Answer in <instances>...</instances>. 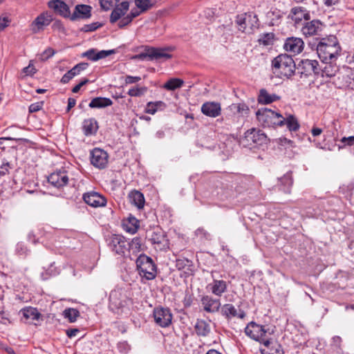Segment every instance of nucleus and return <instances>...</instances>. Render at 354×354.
Listing matches in <instances>:
<instances>
[{
  "label": "nucleus",
  "instance_id": "nucleus-1",
  "mask_svg": "<svg viewBox=\"0 0 354 354\" xmlns=\"http://www.w3.org/2000/svg\"><path fill=\"white\" fill-rule=\"evenodd\" d=\"M340 50L341 47L335 36L322 39L317 46V53L322 62L336 59Z\"/></svg>",
  "mask_w": 354,
  "mask_h": 354
},
{
  "label": "nucleus",
  "instance_id": "nucleus-2",
  "mask_svg": "<svg viewBox=\"0 0 354 354\" xmlns=\"http://www.w3.org/2000/svg\"><path fill=\"white\" fill-rule=\"evenodd\" d=\"M274 73L281 77L289 78L294 75L295 63L290 55L281 54L276 57L272 62Z\"/></svg>",
  "mask_w": 354,
  "mask_h": 354
},
{
  "label": "nucleus",
  "instance_id": "nucleus-3",
  "mask_svg": "<svg viewBox=\"0 0 354 354\" xmlns=\"http://www.w3.org/2000/svg\"><path fill=\"white\" fill-rule=\"evenodd\" d=\"M174 49L172 46L166 48L147 47L145 52L138 54L133 57L134 59L139 60L158 61L164 62L170 59L172 55L167 53L171 52Z\"/></svg>",
  "mask_w": 354,
  "mask_h": 354
},
{
  "label": "nucleus",
  "instance_id": "nucleus-4",
  "mask_svg": "<svg viewBox=\"0 0 354 354\" xmlns=\"http://www.w3.org/2000/svg\"><path fill=\"white\" fill-rule=\"evenodd\" d=\"M258 122L264 128L279 127L283 122V115L270 109H259L256 112Z\"/></svg>",
  "mask_w": 354,
  "mask_h": 354
},
{
  "label": "nucleus",
  "instance_id": "nucleus-5",
  "mask_svg": "<svg viewBox=\"0 0 354 354\" xmlns=\"http://www.w3.org/2000/svg\"><path fill=\"white\" fill-rule=\"evenodd\" d=\"M136 266L140 275L147 280L155 279L157 270L156 266L151 258L146 254H141L136 259Z\"/></svg>",
  "mask_w": 354,
  "mask_h": 354
},
{
  "label": "nucleus",
  "instance_id": "nucleus-6",
  "mask_svg": "<svg viewBox=\"0 0 354 354\" xmlns=\"http://www.w3.org/2000/svg\"><path fill=\"white\" fill-rule=\"evenodd\" d=\"M147 238L156 250H165L169 248L168 240L164 232L160 228H154L149 232Z\"/></svg>",
  "mask_w": 354,
  "mask_h": 354
},
{
  "label": "nucleus",
  "instance_id": "nucleus-7",
  "mask_svg": "<svg viewBox=\"0 0 354 354\" xmlns=\"http://www.w3.org/2000/svg\"><path fill=\"white\" fill-rule=\"evenodd\" d=\"M153 315L156 324L162 328L168 327L171 324L173 316L168 308H155Z\"/></svg>",
  "mask_w": 354,
  "mask_h": 354
},
{
  "label": "nucleus",
  "instance_id": "nucleus-8",
  "mask_svg": "<svg viewBox=\"0 0 354 354\" xmlns=\"http://www.w3.org/2000/svg\"><path fill=\"white\" fill-rule=\"evenodd\" d=\"M129 241L122 235L114 234L110 237L109 246L115 253L124 256L128 251Z\"/></svg>",
  "mask_w": 354,
  "mask_h": 354
},
{
  "label": "nucleus",
  "instance_id": "nucleus-9",
  "mask_svg": "<svg viewBox=\"0 0 354 354\" xmlns=\"http://www.w3.org/2000/svg\"><path fill=\"white\" fill-rule=\"evenodd\" d=\"M298 72L306 77L312 75H319L320 74V67L318 62L315 59H303L298 65Z\"/></svg>",
  "mask_w": 354,
  "mask_h": 354
},
{
  "label": "nucleus",
  "instance_id": "nucleus-10",
  "mask_svg": "<svg viewBox=\"0 0 354 354\" xmlns=\"http://www.w3.org/2000/svg\"><path fill=\"white\" fill-rule=\"evenodd\" d=\"M267 136L259 129L254 128L248 130L243 138V142H245L247 146H252V145H261L266 142Z\"/></svg>",
  "mask_w": 354,
  "mask_h": 354
},
{
  "label": "nucleus",
  "instance_id": "nucleus-11",
  "mask_svg": "<svg viewBox=\"0 0 354 354\" xmlns=\"http://www.w3.org/2000/svg\"><path fill=\"white\" fill-rule=\"evenodd\" d=\"M91 163L95 168L102 169L106 167L109 162L107 152L100 148L93 149L90 153Z\"/></svg>",
  "mask_w": 354,
  "mask_h": 354
},
{
  "label": "nucleus",
  "instance_id": "nucleus-12",
  "mask_svg": "<svg viewBox=\"0 0 354 354\" xmlns=\"http://www.w3.org/2000/svg\"><path fill=\"white\" fill-rule=\"evenodd\" d=\"M324 28V24L318 19L306 21L303 24L301 31L305 37L319 35Z\"/></svg>",
  "mask_w": 354,
  "mask_h": 354
},
{
  "label": "nucleus",
  "instance_id": "nucleus-13",
  "mask_svg": "<svg viewBox=\"0 0 354 354\" xmlns=\"http://www.w3.org/2000/svg\"><path fill=\"white\" fill-rule=\"evenodd\" d=\"M53 21L52 16L47 12H43L38 15L30 24V30L33 33L42 31L45 27L50 25Z\"/></svg>",
  "mask_w": 354,
  "mask_h": 354
},
{
  "label": "nucleus",
  "instance_id": "nucleus-14",
  "mask_svg": "<svg viewBox=\"0 0 354 354\" xmlns=\"http://www.w3.org/2000/svg\"><path fill=\"white\" fill-rule=\"evenodd\" d=\"M304 48V42L299 37H288L286 39L283 48L286 51L292 54L298 55L302 52Z\"/></svg>",
  "mask_w": 354,
  "mask_h": 354
},
{
  "label": "nucleus",
  "instance_id": "nucleus-15",
  "mask_svg": "<svg viewBox=\"0 0 354 354\" xmlns=\"http://www.w3.org/2000/svg\"><path fill=\"white\" fill-rule=\"evenodd\" d=\"M84 202L93 207H104L106 204V198L96 192H89L84 194Z\"/></svg>",
  "mask_w": 354,
  "mask_h": 354
},
{
  "label": "nucleus",
  "instance_id": "nucleus-16",
  "mask_svg": "<svg viewBox=\"0 0 354 354\" xmlns=\"http://www.w3.org/2000/svg\"><path fill=\"white\" fill-rule=\"evenodd\" d=\"M245 335L255 341H261L266 330L262 325L254 322L249 323L245 328Z\"/></svg>",
  "mask_w": 354,
  "mask_h": 354
},
{
  "label": "nucleus",
  "instance_id": "nucleus-17",
  "mask_svg": "<svg viewBox=\"0 0 354 354\" xmlns=\"http://www.w3.org/2000/svg\"><path fill=\"white\" fill-rule=\"evenodd\" d=\"M201 302L203 310L209 313L218 312L221 306L220 299L210 295L203 296Z\"/></svg>",
  "mask_w": 354,
  "mask_h": 354
},
{
  "label": "nucleus",
  "instance_id": "nucleus-18",
  "mask_svg": "<svg viewBox=\"0 0 354 354\" xmlns=\"http://www.w3.org/2000/svg\"><path fill=\"white\" fill-rule=\"evenodd\" d=\"M48 181L55 187H64L68 182L67 172L65 170H59L53 172L48 177Z\"/></svg>",
  "mask_w": 354,
  "mask_h": 354
},
{
  "label": "nucleus",
  "instance_id": "nucleus-19",
  "mask_svg": "<svg viewBox=\"0 0 354 354\" xmlns=\"http://www.w3.org/2000/svg\"><path fill=\"white\" fill-rule=\"evenodd\" d=\"M129 9V3L124 1L117 4L112 10L110 15V22L115 24L118 21H120L122 18L127 15V12Z\"/></svg>",
  "mask_w": 354,
  "mask_h": 354
},
{
  "label": "nucleus",
  "instance_id": "nucleus-20",
  "mask_svg": "<svg viewBox=\"0 0 354 354\" xmlns=\"http://www.w3.org/2000/svg\"><path fill=\"white\" fill-rule=\"evenodd\" d=\"M288 17L295 22V25L300 24L303 19L309 21L310 19V12L306 8L300 6L292 8Z\"/></svg>",
  "mask_w": 354,
  "mask_h": 354
},
{
  "label": "nucleus",
  "instance_id": "nucleus-21",
  "mask_svg": "<svg viewBox=\"0 0 354 354\" xmlns=\"http://www.w3.org/2000/svg\"><path fill=\"white\" fill-rule=\"evenodd\" d=\"M91 9L92 8L88 5H76L74 11L71 13V20L76 21L90 18L91 16Z\"/></svg>",
  "mask_w": 354,
  "mask_h": 354
},
{
  "label": "nucleus",
  "instance_id": "nucleus-22",
  "mask_svg": "<svg viewBox=\"0 0 354 354\" xmlns=\"http://www.w3.org/2000/svg\"><path fill=\"white\" fill-rule=\"evenodd\" d=\"M336 59L322 62V65L320 67V74L322 77H334L339 71V66L335 63Z\"/></svg>",
  "mask_w": 354,
  "mask_h": 354
},
{
  "label": "nucleus",
  "instance_id": "nucleus-23",
  "mask_svg": "<svg viewBox=\"0 0 354 354\" xmlns=\"http://www.w3.org/2000/svg\"><path fill=\"white\" fill-rule=\"evenodd\" d=\"M49 7L59 15L71 19V12L68 6L62 0H53L49 2Z\"/></svg>",
  "mask_w": 354,
  "mask_h": 354
},
{
  "label": "nucleus",
  "instance_id": "nucleus-24",
  "mask_svg": "<svg viewBox=\"0 0 354 354\" xmlns=\"http://www.w3.org/2000/svg\"><path fill=\"white\" fill-rule=\"evenodd\" d=\"M201 112L207 116L216 118L221 115V104L214 102H205L201 106Z\"/></svg>",
  "mask_w": 354,
  "mask_h": 354
},
{
  "label": "nucleus",
  "instance_id": "nucleus-25",
  "mask_svg": "<svg viewBox=\"0 0 354 354\" xmlns=\"http://www.w3.org/2000/svg\"><path fill=\"white\" fill-rule=\"evenodd\" d=\"M19 313L22 314L23 318L25 319L26 322L34 324L35 325H37L35 321H38L41 317V315L38 310L36 308L31 306L22 308Z\"/></svg>",
  "mask_w": 354,
  "mask_h": 354
},
{
  "label": "nucleus",
  "instance_id": "nucleus-26",
  "mask_svg": "<svg viewBox=\"0 0 354 354\" xmlns=\"http://www.w3.org/2000/svg\"><path fill=\"white\" fill-rule=\"evenodd\" d=\"M207 288L215 296L221 297L227 291V282L224 280L214 279L208 284Z\"/></svg>",
  "mask_w": 354,
  "mask_h": 354
},
{
  "label": "nucleus",
  "instance_id": "nucleus-27",
  "mask_svg": "<svg viewBox=\"0 0 354 354\" xmlns=\"http://www.w3.org/2000/svg\"><path fill=\"white\" fill-rule=\"evenodd\" d=\"M221 313L227 319H231L234 317H239L242 319L245 316L243 312L240 311V313H239L235 306L231 304H225L221 306Z\"/></svg>",
  "mask_w": 354,
  "mask_h": 354
},
{
  "label": "nucleus",
  "instance_id": "nucleus-28",
  "mask_svg": "<svg viewBox=\"0 0 354 354\" xmlns=\"http://www.w3.org/2000/svg\"><path fill=\"white\" fill-rule=\"evenodd\" d=\"M114 53L113 50H100L97 51L96 49L91 48L82 53V57H87L88 59L96 62L99 59L105 58L110 55Z\"/></svg>",
  "mask_w": 354,
  "mask_h": 354
},
{
  "label": "nucleus",
  "instance_id": "nucleus-29",
  "mask_svg": "<svg viewBox=\"0 0 354 354\" xmlns=\"http://www.w3.org/2000/svg\"><path fill=\"white\" fill-rule=\"evenodd\" d=\"M98 128V123L95 118H88L83 121L82 131L86 136L95 135Z\"/></svg>",
  "mask_w": 354,
  "mask_h": 354
},
{
  "label": "nucleus",
  "instance_id": "nucleus-30",
  "mask_svg": "<svg viewBox=\"0 0 354 354\" xmlns=\"http://www.w3.org/2000/svg\"><path fill=\"white\" fill-rule=\"evenodd\" d=\"M280 97L274 93H270L266 88L259 91L257 101L261 104H268L276 102Z\"/></svg>",
  "mask_w": 354,
  "mask_h": 354
},
{
  "label": "nucleus",
  "instance_id": "nucleus-31",
  "mask_svg": "<svg viewBox=\"0 0 354 354\" xmlns=\"http://www.w3.org/2000/svg\"><path fill=\"white\" fill-rule=\"evenodd\" d=\"M122 296L121 293L118 291L114 290L112 291L109 296V301L111 305L117 308H123L130 302L129 299L124 298V299H121L120 297Z\"/></svg>",
  "mask_w": 354,
  "mask_h": 354
},
{
  "label": "nucleus",
  "instance_id": "nucleus-32",
  "mask_svg": "<svg viewBox=\"0 0 354 354\" xmlns=\"http://www.w3.org/2000/svg\"><path fill=\"white\" fill-rule=\"evenodd\" d=\"M142 249L143 245L141 238L135 237L131 241H129L127 252L129 254L130 257L131 254L136 256Z\"/></svg>",
  "mask_w": 354,
  "mask_h": 354
},
{
  "label": "nucleus",
  "instance_id": "nucleus-33",
  "mask_svg": "<svg viewBox=\"0 0 354 354\" xmlns=\"http://www.w3.org/2000/svg\"><path fill=\"white\" fill-rule=\"evenodd\" d=\"M113 102L110 98L97 97L91 100L88 106L92 109H102L112 105Z\"/></svg>",
  "mask_w": 354,
  "mask_h": 354
},
{
  "label": "nucleus",
  "instance_id": "nucleus-34",
  "mask_svg": "<svg viewBox=\"0 0 354 354\" xmlns=\"http://www.w3.org/2000/svg\"><path fill=\"white\" fill-rule=\"evenodd\" d=\"M129 197L131 203L137 207L138 209L143 208L145 205V197L143 194L137 190H133L130 192Z\"/></svg>",
  "mask_w": 354,
  "mask_h": 354
},
{
  "label": "nucleus",
  "instance_id": "nucleus-35",
  "mask_svg": "<svg viewBox=\"0 0 354 354\" xmlns=\"http://www.w3.org/2000/svg\"><path fill=\"white\" fill-rule=\"evenodd\" d=\"M143 11L138 10V8L132 9L129 14H127L125 17L121 19L118 22V27L122 28L131 24L132 20L139 16Z\"/></svg>",
  "mask_w": 354,
  "mask_h": 354
},
{
  "label": "nucleus",
  "instance_id": "nucleus-36",
  "mask_svg": "<svg viewBox=\"0 0 354 354\" xmlns=\"http://www.w3.org/2000/svg\"><path fill=\"white\" fill-rule=\"evenodd\" d=\"M283 120L282 124H279V127L286 125L290 131H296L300 127L297 119L292 115H288L286 118L283 116Z\"/></svg>",
  "mask_w": 354,
  "mask_h": 354
},
{
  "label": "nucleus",
  "instance_id": "nucleus-37",
  "mask_svg": "<svg viewBox=\"0 0 354 354\" xmlns=\"http://www.w3.org/2000/svg\"><path fill=\"white\" fill-rule=\"evenodd\" d=\"M195 331L199 336H207L210 332V326L205 320L198 319L195 324Z\"/></svg>",
  "mask_w": 354,
  "mask_h": 354
},
{
  "label": "nucleus",
  "instance_id": "nucleus-38",
  "mask_svg": "<svg viewBox=\"0 0 354 354\" xmlns=\"http://www.w3.org/2000/svg\"><path fill=\"white\" fill-rule=\"evenodd\" d=\"M280 186L281 190L285 193H290V189L293 184V180L291 173L286 174L283 177L279 178Z\"/></svg>",
  "mask_w": 354,
  "mask_h": 354
},
{
  "label": "nucleus",
  "instance_id": "nucleus-39",
  "mask_svg": "<svg viewBox=\"0 0 354 354\" xmlns=\"http://www.w3.org/2000/svg\"><path fill=\"white\" fill-rule=\"evenodd\" d=\"M166 107L165 102L162 101L149 102L145 108V112L149 114H154L158 110H162Z\"/></svg>",
  "mask_w": 354,
  "mask_h": 354
},
{
  "label": "nucleus",
  "instance_id": "nucleus-40",
  "mask_svg": "<svg viewBox=\"0 0 354 354\" xmlns=\"http://www.w3.org/2000/svg\"><path fill=\"white\" fill-rule=\"evenodd\" d=\"M183 84V81L178 78H171L163 86V88L168 91H174L180 88Z\"/></svg>",
  "mask_w": 354,
  "mask_h": 354
},
{
  "label": "nucleus",
  "instance_id": "nucleus-41",
  "mask_svg": "<svg viewBox=\"0 0 354 354\" xmlns=\"http://www.w3.org/2000/svg\"><path fill=\"white\" fill-rule=\"evenodd\" d=\"M231 109L239 114V116L241 117L247 116L250 111L248 106L243 103L234 104L232 105Z\"/></svg>",
  "mask_w": 354,
  "mask_h": 354
},
{
  "label": "nucleus",
  "instance_id": "nucleus-42",
  "mask_svg": "<svg viewBox=\"0 0 354 354\" xmlns=\"http://www.w3.org/2000/svg\"><path fill=\"white\" fill-rule=\"evenodd\" d=\"M63 315L68 319L71 323L75 322L80 316V312L75 308H66L63 312Z\"/></svg>",
  "mask_w": 354,
  "mask_h": 354
},
{
  "label": "nucleus",
  "instance_id": "nucleus-43",
  "mask_svg": "<svg viewBox=\"0 0 354 354\" xmlns=\"http://www.w3.org/2000/svg\"><path fill=\"white\" fill-rule=\"evenodd\" d=\"M274 35L272 32L263 33L259 36L258 41L260 44L269 46L273 44Z\"/></svg>",
  "mask_w": 354,
  "mask_h": 354
},
{
  "label": "nucleus",
  "instance_id": "nucleus-44",
  "mask_svg": "<svg viewBox=\"0 0 354 354\" xmlns=\"http://www.w3.org/2000/svg\"><path fill=\"white\" fill-rule=\"evenodd\" d=\"M147 87H133L129 90L128 95L131 97H138L147 92Z\"/></svg>",
  "mask_w": 354,
  "mask_h": 354
},
{
  "label": "nucleus",
  "instance_id": "nucleus-45",
  "mask_svg": "<svg viewBox=\"0 0 354 354\" xmlns=\"http://www.w3.org/2000/svg\"><path fill=\"white\" fill-rule=\"evenodd\" d=\"M136 7L143 12L147 11L151 6L150 0H135Z\"/></svg>",
  "mask_w": 354,
  "mask_h": 354
},
{
  "label": "nucleus",
  "instance_id": "nucleus-46",
  "mask_svg": "<svg viewBox=\"0 0 354 354\" xmlns=\"http://www.w3.org/2000/svg\"><path fill=\"white\" fill-rule=\"evenodd\" d=\"M119 0H100V5L103 10H109L115 6Z\"/></svg>",
  "mask_w": 354,
  "mask_h": 354
},
{
  "label": "nucleus",
  "instance_id": "nucleus-47",
  "mask_svg": "<svg viewBox=\"0 0 354 354\" xmlns=\"http://www.w3.org/2000/svg\"><path fill=\"white\" fill-rule=\"evenodd\" d=\"M129 223L131 226H127V231L131 234H135L139 227V221L134 217L130 218Z\"/></svg>",
  "mask_w": 354,
  "mask_h": 354
},
{
  "label": "nucleus",
  "instance_id": "nucleus-48",
  "mask_svg": "<svg viewBox=\"0 0 354 354\" xmlns=\"http://www.w3.org/2000/svg\"><path fill=\"white\" fill-rule=\"evenodd\" d=\"M238 29L241 32L246 30V17L244 15H239L236 19Z\"/></svg>",
  "mask_w": 354,
  "mask_h": 354
},
{
  "label": "nucleus",
  "instance_id": "nucleus-49",
  "mask_svg": "<svg viewBox=\"0 0 354 354\" xmlns=\"http://www.w3.org/2000/svg\"><path fill=\"white\" fill-rule=\"evenodd\" d=\"M339 142L342 145H339V149L344 148L346 146H354V136L343 137Z\"/></svg>",
  "mask_w": 354,
  "mask_h": 354
},
{
  "label": "nucleus",
  "instance_id": "nucleus-50",
  "mask_svg": "<svg viewBox=\"0 0 354 354\" xmlns=\"http://www.w3.org/2000/svg\"><path fill=\"white\" fill-rule=\"evenodd\" d=\"M27 247L24 243H18L16 246V252L19 255L23 256L28 253Z\"/></svg>",
  "mask_w": 354,
  "mask_h": 354
},
{
  "label": "nucleus",
  "instance_id": "nucleus-51",
  "mask_svg": "<svg viewBox=\"0 0 354 354\" xmlns=\"http://www.w3.org/2000/svg\"><path fill=\"white\" fill-rule=\"evenodd\" d=\"M44 102H39L32 103L29 106L28 110L30 113H35L39 111L42 109Z\"/></svg>",
  "mask_w": 354,
  "mask_h": 354
},
{
  "label": "nucleus",
  "instance_id": "nucleus-52",
  "mask_svg": "<svg viewBox=\"0 0 354 354\" xmlns=\"http://www.w3.org/2000/svg\"><path fill=\"white\" fill-rule=\"evenodd\" d=\"M279 144L281 146H288L290 147H295L294 142L286 138H280L279 139Z\"/></svg>",
  "mask_w": 354,
  "mask_h": 354
},
{
  "label": "nucleus",
  "instance_id": "nucleus-53",
  "mask_svg": "<svg viewBox=\"0 0 354 354\" xmlns=\"http://www.w3.org/2000/svg\"><path fill=\"white\" fill-rule=\"evenodd\" d=\"M99 27H100V24L99 23H92L84 26L83 30L85 32H91L97 30Z\"/></svg>",
  "mask_w": 354,
  "mask_h": 354
},
{
  "label": "nucleus",
  "instance_id": "nucleus-54",
  "mask_svg": "<svg viewBox=\"0 0 354 354\" xmlns=\"http://www.w3.org/2000/svg\"><path fill=\"white\" fill-rule=\"evenodd\" d=\"M270 350L272 351H274L270 353V354H283L281 346L277 343H275L274 345L271 346Z\"/></svg>",
  "mask_w": 354,
  "mask_h": 354
},
{
  "label": "nucleus",
  "instance_id": "nucleus-55",
  "mask_svg": "<svg viewBox=\"0 0 354 354\" xmlns=\"http://www.w3.org/2000/svg\"><path fill=\"white\" fill-rule=\"evenodd\" d=\"M74 77V76L73 75V73L71 71H68L66 73H65L62 79H61V82L62 84H67L69 82V81L71 80H72L73 78Z\"/></svg>",
  "mask_w": 354,
  "mask_h": 354
},
{
  "label": "nucleus",
  "instance_id": "nucleus-56",
  "mask_svg": "<svg viewBox=\"0 0 354 354\" xmlns=\"http://www.w3.org/2000/svg\"><path fill=\"white\" fill-rule=\"evenodd\" d=\"M23 72L26 75H32L36 73V69L34 66L29 64L28 66L24 68Z\"/></svg>",
  "mask_w": 354,
  "mask_h": 354
},
{
  "label": "nucleus",
  "instance_id": "nucleus-57",
  "mask_svg": "<svg viewBox=\"0 0 354 354\" xmlns=\"http://www.w3.org/2000/svg\"><path fill=\"white\" fill-rule=\"evenodd\" d=\"M141 80V77L139 76H131L127 75L125 78L126 84H134L139 82Z\"/></svg>",
  "mask_w": 354,
  "mask_h": 354
},
{
  "label": "nucleus",
  "instance_id": "nucleus-58",
  "mask_svg": "<svg viewBox=\"0 0 354 354\" xmlns=\"http://www.w3.org/2000/svg\"><path fill=\"white\" fill-rule=\"evenodd\" d=\"M10 20L8 17H3L0 18V30H2L8 26Z\"/></svg>",
  "mask_w": 354,
  "mask_h": 354
},
{
  "label": "nucleus",
  "instance_id": "nucleus-59",
  "mask_svg": "<svg viewBox=\"0 0 354 354\" xmlns=\"http://www.w3.org/2000/svg\"><path fill=\"white\" fill-rule=\"evenodd\" d=\"M332 344L336 348H339L342 343V338L339 336H335L333 337Z\"/></svg>",
  "mask_w": 354,
  "mask_h": 354
},
{
  "label": "nucleus",
  "instance_id": "nucleus-60",
  "mask_svg": "<svg viewBox=\"0 0 354 354\" xmlns=\"http://www.w3.org/2000/svg\"><path fill=\"white\" fill-rule=\"evenodd\" d=\"M80 332L77 328H71L66 330V335L69 338L74 337Z\"/></svg>",
  "mask_w": 354,
  "mask_h": 354
},
{
  "label": "nucleus",
  "instance_id": "nucleus-61",
  "mask_svg": "<svg viewBox=\"0 0 354 354\" xmlns=\"http://www.w3.org/2000/svg\"><path fill=\"white\" fill-rule=\"evenodd\" d=\"M76 100L74 98L69 97L68 100L67 111H69L73 107L75 106Z\"/></svg>",
  "mask_w": 354,
  "mask_h": 354
},
{
  "label": "nucleus",
  "instance_id": "nucleus-62",
  "mask_svg": "<svg viewBox=\"0 0 354 354\" xmlns=\"http://www.w3.org/2000/svg\"><path fill=\"white\" fill-rule=\"evenodd\" d=\"M324 3L327 7H330L332 6L336 5L338 3L339 0H323Z\"/></svg>",
  "mask_w": 354,
  "mask_h": 354
},
{
  "label": "nucleus",
  "instance_id": "nucleus-63",
  "mask_svg": "<svg viewBox=\"0 0 354 354\" xmlns=\"http://www.w3.org/2000/svg\"><path fill=\"white\" fill-rule=\"evenodd\" d=\"M88 66V64L84 62H82L75 65L76 68L80 71V72L86 70Z\"/></svg>",
  "mask_w": 354,
  "mask_h": 354
},
{
  "label": "nucleus",
  "instance_id": "nucleus-64",
  "mask_svg": "<svg viewBox=\"0 0 354 354\" xmlns=\"http://www.w3.org/2000/svg\"><path fill=\"white\" fill-rule=\"evenodd\" d=\"M44 54L46 58H49L55 54V50L53 48H49L44 52Z\"/></svg>",
  "mask_w": 354,
  "mask_h": 354
}]
</instances>
